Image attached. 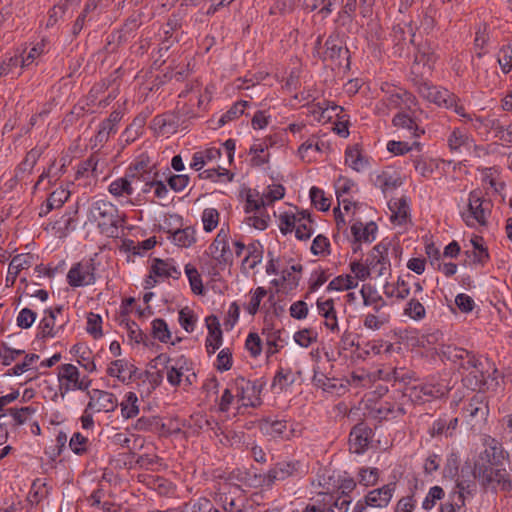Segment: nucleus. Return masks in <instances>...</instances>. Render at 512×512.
Listing matches in <instances>:
<instances>
[{"mask_svg":"<svg viewBox=\"0 0 512 512\" xmlns=\"http://www.w3.org/2000/svg\"><path fill=\"white\" fill-rule=\"evenodd\" d=\"M87 219L101 233L113 236L125 222V215L118 207L104 199H92L87 207Z\"/></svg>","mask_w":512,"mask_h":512,"instance_id":"f257e3e1","label":"nucleus"},{"mask_svg":"<svg viewBox=\"0 0 512 512\" xmlns=\"http://www.w3.org/2000/svg\"><path fill=\"white\" fill-rule=\"evenodd\" d=\"M482 448L474 458L473 475L481 474L487 477L485 471L491 467H498L504 459V450L502 445L489 435L481 437Z\"/></svg>","mask_w":512,"mask_h":512,"instance_id":"f03ea898","label":"nucleus"},{"mask_svg":"<svg viewBox=\"0 0 512 512\" xmlns=\"http://www.w3.org/2000/svg\"><path fill=\"white\" fill-rule=\"evenodd\" d=\"M57 381L62 398L72 391L86 392L92 383L89 376L81 374L78 367L71 363L61 364L57 367Z\"/></svg>","mask_w":512,"mask_h":512,"instance_id":"7ed1b4c3","label":"nucleus"},{"mask_svg":"<svg viewBox=\"0 0 512 512\" xmlns=\"http://www.w3.org/2000/svg\"><path fill=\"white\" fill-rule=\"evenodd\" d=\"M455 358L462 360L460 366L463 370V382L472 390H476L485 384L486 375L484 368L488 361H481L464 349H454Z\"/></svg>","mask_w":512,"mask_h":512,"instance_id":"20e7f679","label":"nucleus"},{"mask_svg":"<svg viewBox=\"0 0 512 512\" xmlns=\"http://www.w3.org/2000/svg\"><path fill=\"white\" fill-rule=\"evenodd\" d=\"M416 107V98L400 87H393L389 89L385 97L379 101L375 110L377 114L385 116L392 110L399 112L412 111Z\"/></svg>","mask_w":512,"mask_h":512,"instance_id":"39448f33","label":"nucleus"},{"mask_svg":"<svg viewBox=\"0 0 512 512\" xmlns=\"http://www.w3.org/2000/svg\"><path fill=\"white\" fill-rule=\"evenodd\" d=\"M419 94L439 107L452 109L461 117L467 116L464 106L459 103V98L446 88L424 83L419 86Z\"/></svg>","mask_w":512,"mask_h":512,"instance_id":"423d86ee","label":"nucleus"},{"mask_svg":"<svg viewBox=\"0 0 512 512\" xmlns=\"http://www.w3.org/2000/svg\"><path fill=\"white\" fill-rule=\"evenodd\" d=\"M490 203L483 199L479 190L469 193L467 209L462 212V219L469 227L486 226L490 216Z\"/></svg>","mask_w":512,"mask_h":512,"instance_id":"0eeeda50","label":"nucleus"},{"mask_svg":"<svg viewBox=\"0 0 512 512\" xmlns=\"http://www.w3.org/2000/svg\"><path fill=\"white\" fill-rule=\"evenodd\" d=\"M67 323L68 318L63 315L62 306L47 309L44 311V316L39 322L37 337L40 339L59 337Z\"/></svg>","mask_w":512,"mask_h":512,"instance_id":"6e6552de","label":"nucleus"},{"mask_svg":"<svg viewBox=\"0 0 512 512\" xmlns=\"http://www.w3.org/2000/svg\"><path fill=\"white\" fill-rule=\"evenodd\" d=\"M450 387L444 381L415 383L406 387L405 395L415 403H422L445 396Z\"/></svg>","mask_w":512,"mask_h":512,"instance_id":"1a4fd4ad","label":"nucleus"},{"mask_svg":"<svg viewBox=\"0 0 512 512\" xmlns=\"http://www.w3.org/2000/svg\"><path fill=\"white\" fill-rule=\"evenodd\" d=\"M395 484L389 483L380 488L369 491L363 499L356 502L352 512H365L368 507L383 509L386 508L394 495Z\"/></svg>","mask_w":512,"mask_h":512,"instance_id":"9d476101","label":"nucleus"},{"mask_svg":"<svg viewBox=\"0 0 512 512\" xmlns=\"http://www.w3.org/2000/svg\"><path fill=\"white\" fill-rule=\"evenodd\" d=\"M390 243L382 241L375 245L368 254L366 261L372 278L390 274L391 263L389 259Z\"/></svg>","mask_w":512,"mask_h":512,"instance_id":"9b49d317","label":"nucleus"},{"mask_svg":"<svg viewBox=\"0 0 512 512\" xmlns=\"http://www.w3.org/2000/svg\"><path fill=\"white\" fill-rule=\"evenodd\" d=\"M232 392L236 395V400L240 407H256L260 405V389L252 381L244 377H237L232 382Z\"/></svg>","mask_w":512,"mask_h":512,"instance_id":"f8f14e48","label":"nucleus"},{"mask_svg":"<svg viewBox=\"0 0 512 512\" xmlns=\"http://www.w3.org/2000/svg\"><path fill=\"white\" fill-rule=\"evenodd\" d=\"M95 264L84 260L74 264L67 273V282L71 287L89 286L95 283Z\"/></svg>","mask_w":512,"mask_h":512,"instance_id":"ddd939ff","label":"nucleus"},{"mask_svg":"<svg viewBox=\"0 0 512 512\" xmlns=\"http://www.w3.org/2000/svg\"><path fill=\"white\" fill-rule=\"evenodd\" d=\"M172 220L179 222L181 218L177 215H170L168 218H165L161 226V229L168 234V239L178 247H191L196 241L195 229L189 226L183 229L176 228L173 230L171 227Z\"/></svg>","mask_w":512,"mask_h":512,"instance_id":"4468645a","label":"nucleus"},{"mask_svg":"<svg viewBox=\"0 0 512 512\" xmlns=\"http://www.w3.org/2000/svg\"><path fill=\"white\" fill-rule=\"evenodd\" d=\"M89 401L87 403L88 410L95 413H110L118 407L117 397L108 391L93 389L86 391Z\"/></svg>","mask_w":512,"mask_h":512,"instance_id":"2eb2a0df","label":"nucleus"},{"mask_svg":"<svg viewBox=\"0 0 512 512\" xmlns=\"http://www.w3.org/2000/svg\"><path fill=\"white\" fill-rule=\"evenodd\" d=\"M137 184L125 173L122 177L113 180L108 186V192L122 205H134L132 196Z\"/></svg>","mask_w":512,"mask_h":512,"instance_id":"dca6fc26","label":"nucleus"},{"mask_svg":"<svg viewBox=\"0 0 512 512\" xmlns=\"http://www.w3.org/2000/svg\"><path fill=\"white\" fill-rule=\"evenodd\" d=\"M167 381L172 386H179L183 379L187 385H191L196 380V374L191 371L188 361L181 356L174 360V364L167 366Z\"/></svg>","mask_w":512,"mask_h":512,"instance_id":"f3484780","label":"nucleus"},{"mask_svg":"<svg viewBox=\"0 0 512 512\" xmlns=\"http://www.w3.org/2000/svg\"><path fill=\"white\" fill-rule=\"evenodd\" d=\"M148 156L141 155L126 170L129 178H132L136 184L139 182L150 183L156 177L157 172Z\"/></svg>","mask_w":512,"mask_h":512,"instance_id":"a211bd4d","label":"nucleus"},{"mask_svg":"<svg viewBox=\"0 0 512 512\" xmlns=\"http://www.w3.org/2000/svg\"><path fill=\"white\" fill-rule=\"evenodd\" d=\"M485 474H487L486 478L482 477L481 474L474 476L484 487L503 491H510L512 489V482L506 469L491 467L485 471Z\"/></svg>","mask_w":512,"mask_h":512,"instance_id":"6ab92c4d","label":"nucleus"},{"mask_svg":"<svg viewBox=\"0 0 512 512\" xmlns=\"http://www.w3.org/2000/svg\"><path fill=\"white\" fill-rule=\"evenodd\" d=\"M488 414V403L482 393L474 394L462 407V415L467 420H485Z\"/></svg>","mask_w":512,"mask_h":512,"instance_id":"aec40b11","label":"nucleus"},{"mask_svg":"<svg viewBox=\"0 0 512 512\" xmlns=\"http://www.w3.org/2000/svg\"><path fill=\"white\" fill-rule=\"evenodd\" d=\"M207 253L219 264L230 261L232 252L228 245V231L224 228L219 230L214 241L209 245Z\"/></svg>","mask_w":512,"mask_h":512,"instance_id":"412c9836","label":"nucleus"},{"mask_svg":"<svg viewBox=\"0 0 512 512\" xmlns=\"http://www.w3.org/2000/svg\"><path fill=\"white\" fill-rule=\"evenodd\" d=\"M136 371V366L126 359L113 360L106 368V374L108 376L117 379L120 383L125 385L131 383Z\"/></svg>","mask_w":512,"mask_h":512,"instance_id":"4be33fe9","label":"nucleus"},{"mask_svg":"<svg viewBox=\"0 0 512 512\" xmlns=\"http://www.w3.org/2000/svg\"><path fill=\"white\" fill-rule=\"evenodd\" d=\"M299 462H280L277 463L264 476V482L270 486L277 481H283L288 477L295 476L299 472Z\"/></svg>","mask_w":512,"mask_h":512,"instance_id":"5701e85b","label":"nucleus"},{"mask_svg":"<svg viewBox=\"0 0 512 512\" xmlns=\"http://www.w3.org/2000/svg\"><path fill=\"white\" fill-rule=\"evenodd\" d=\"M318 314L324 319V326L332 333L339 332L337 311L333 299L319 298L316 302Z\"/></svg>","mask_w":512,"mask_h":512,"instance_id":"b1692460","label":"nucleus"},{"mask_svg":"<svg viewBox=\"0 0 512 512\" xmlns=\"http://www.w3.org/2000/svg\"><path fill=\"white\" fill-rule=\"evenodd\" d=\"M153 275L162 278L172 277L178 279L181 276V271L175 266L172 260L154 259L150 269L149 280L146 281L147 286L153 285L156 281Z\"/></svg>","mask_w":512,"mask_h":512,"instance_id":"393cba45","label":"nucleus"},{"mask_svg":"<svg viewBox=\"0 0 512 512\" xmlns=\"http://www.w3.org/2000/svg\"><path fill=\"white\" fill-rule=\"evenodd\" d=\"M208 335L205 341V347L208 354H214L220 348L223 341L222 330L218 318L210 315L205 319Z\"/></svg>","mask_w":512,"mask_h":512,"instance_id":"a878e982","label":"nucleus"},{"mask_svg":"<svg viewBox=\"0 0 512 512\" xmlns=\"http://www.w3.org/2000/svg\"><path fill=\"white\" fill-rule=\"evenodd\" d=\"M371 432V429L363 423L356 425L350 432V449L356 454L363 453L370 443Z\"/></svg>","mask_w":512,"mask_h":512,"instance_id":"bb28decb","label":"nucleus"},{"mask_svg":"<svg viewBox=\"0 0 512 512\" xmlns=\"http://www.w3.org/2000/svg\"><path fill=\"white\" fill-rule=\"evenodd\" d=\"M306 210H299L297 207H291L279 215V229L286 235L297 231L298 224L301 223Z\"/></svg>","mask_w":512,"mask_h":512,"instance_id":"cd10ccee","label":"nucleus"},{"mask_svg":"<svg viewBox=\"0 0 512 512\" xmlns=\"http://www.w3.org/2000/svg\"><path fill=\"white\" fill-rule=\"evenodd\" d=\"M447 142L450 150L457 153L470 150L474 144L473 138L465 130L460 128L452 130Z\"/></svg>","mask_w":512,"mask_h":512,"instance_id":"c85d7f7f","label":"nucleus"},{"mask_svg":"<svg viewBox=\"0 0 512 512\" xmlns=\"http://www.w3.org/2000/svg\"><path fill=\"white\" fill-rule=\"evenodd\" d=\"M401 178L397 171L391 168H386L376 175L374 184L380 188L384 193L393 191L401 185Z\"/></svg>","mask_w":512,"mask_h":512,"instance_id":"c756f323","label":"nucleus"},{"mask_svg":"<svg viewBox=\"0 0 512 512\" xmlns=\"http://www.w3.org/2000/svg\"><path fill=\"white\" fill-rule=\"evenodd\" d=\"M262 335L265 338L266 342V353L268 355L276 354L284 347V340L281 338L282 331L280 329H276L271 324H266L262 329Z\"/></svg>","mask_w":512,"mask_h":512,"instance_id":"7c9ffc66","label":"nucleus"},{"mask_svg":"<svg viewBox=\"0 0 512 512\" xmlns=\"http://www.w3.org/2000/svg\"><path fill=\"white\" fill-rule=\"evenodd\" d=\"M464 489V485L458 483L456 488L449 494L448 499L441 504L440 512H464Z\"/></svg>","mask_w":512,"mask_h":512,"instance_id":"2f4dec72","label":"nucleus"},{"mask_svg":"<svg viewBox=\"0 0 512 512\" xmlns=\"http://www.w3.org/2000/svg\"><path fill=\"white\" fill-rule=\"evenodd\" d=\"M407 112H398L394 116L392 123L396 128L405 130L409 136L418 138L424 131L418 127L414 119Z\"/></svg>","mask_w":512,"mask_h":512,"instance_id":"473e14b6","label":"nucleus"},{"mask_svg":"<svg viewBox=\"0 0 512 512\" xmlns=\"http://www.w3.org/2000/svg\"><path fill=\"white\" fill-rule=\"evenodd\" d=\"M70 352L76 358V362L88 373L96 372L97 367L92 358V353L85 345L75 344Z\"/></svg>","mask_w":512,"mask_h":512,"instance_id":"72a5a7b5","label":"nucleus"},{"mask_svg":"<svg viewBox=\"0 0 512 512\" xmlns=\"http://www.w3.org/2000/svg\"><path fill=\"white\" fill-rule=\"evenodd\" d=\"M343 108L332 102L323 100L312 106V113L319 121H328L333 116L340 118Z\"/></svg>","mask_w":512,"mask_h":512,"instance_id":"f704fd0d","label":"nucleus"},{"mask_svg":"<svg viewBox=\"0 0 512 512\" xmlns=\"http://www.w3.org/2000/svg\"><path fill=\"white\" fill-rule=\"evenodd\" d=\"M360 294L365 306H370L376 312H379L386 306V302L378 291L370 284H364L361 287Z\"/></svg>","mask_w":512,"mask_h":512,"instance_id":"c9c22d12","label":"nucleus"},{"mask_svg":"<svg viewBox=\"0 0 512 512\" xmlns=\"http://www.w3.org/2000/svg\"><path fill=\"white\" fill-rule=\"evenodd\" d=\"M321 503L325 512H347L351 501L346 496L322 494Z\"/></svg>","mask_w":512,"mask_h":512,"instance_id":"e433bc0d","label":"nucleus"},{"mask_svg":"<svg viewBox=\"0 0 512 512\" xmlns=\"http://www.w3.org/2000/svg\"><path fill=\"white\" fill-rule=\"evenodd\" d=\"M377 226L374 222L363 224L355 222L351 226V233L358 242H372L376 237Z\"/></svg>","mask_w":512,"mask_h":512,"instance_id":"4c0bfd02","label":"nucleus"},{"mask_svg":"<svg viewBox=\"0 0 512 512\" xmlns=\"http://www.w3.org/2000/svg\"><path fill=\"white\" fill-rule=\"evenodd\" d=\"M30 258L29 255H16L13 257L8 266L5 279L7 287L13 286L20 271L30 266Z\"/></svg>","mask_w":512,"mask_h":512,"instance_id":"58836bf2","label":"nucleus"},{"mask_svg":"<svg viewBox=\"0 0 512 512\" xmlns=\"http://www.w3.org/2000/svg\"><path fill=\"white\" fill-rule=\"evenodd\" d=\"M221 150L215 147L207 148L204 151H198L193 154L190 167L200 171L206 164L220 158Z\"/></svg>","mask_w":512,"mask_h":512,"instance_id":"ea45409f","label":"nucleus"},{"mask_svg":"<svg viewBox=\"0 0 512 512\" xmlns=\"http://www.w3.org/2000/svg\"><path fill=\"white\" fill-rule=\"evenodd\" d=\"M482 184L494 192H501L504 189V182L501 180L500 171L495 167L483 168L481 170Z\"/></svg>","mask_w":512,"mask_h":512,"instance_id":"a19ab883","label":"nucleus"},{"mask_svg":"<svg viewBox=\"0 0 512 512\" xmlns=\"http://www.w3.org/2000/svg\"><path fill=\"white\" fill-rule=\"evenodd\" d=\"M345 163L357 172L365 171L369 166V160L358 147H350L345 151Z\"/></svg>","mask_w":512,"mask_h":512,"instance_id":"79ce46f5","label":"nucleus"},{"mask_svg":"<svg viewBox=\"0 0 512 512\" xmlns=\"http://www.w3.org/2000/svg\"><path fill=\"white\" fill-rule=\"evenodd\" d=\"M322 146L323 143L318 137L311 136L298 148V155L303 161L311 162L315 155L321 152Z\"/></svg>","mask_w":512,"mask_h":512,"instance_id":"37998d69","label":"nucleus"},{"mask_svg":"<svg viewBox=\"0 0 512 512\" xmlns=\"http://www.w3.org/2000/svg\"><path fill=\"white\" fill-rule=\"evenodd\" d=\"M391 216L390 220L395 225H404L409 218V206L404 198L395 200L390 205Z\"/></svg>","mask_w":512,"mask_h":512,"instance_id":"c03bdc74","label":"nucleus"},{"mask_svg":"<svg viewBox=\"0 0 512 512\" xmlns=\"http://www.w3.org/2000/svg\"><path fill=\"white\" fill-rule=\"evenodd\" d=\"M383 292L387 298L403 300L410 294V287L404 279L399 277L394 284L386 283Z\"/></svg>","mask_w":512,"mask_h":512,"instance_id":"a18cd8bd","label":"nucleus"},{"mask_svg":"<svg viewBox=\"0 0 512 512\" xmlns=\"http://www.w3.org/2000/svg\"><path fill=\"white\" fill-rule=\"evenodd\" d=\"M119 405L124 419H131L139 414L138 397L134 392H127Z\"/></svg>","mask_w":512,"mask_h":512,"instance_id":"49530a36","label":"nucleus"},{"mask_svg":"<svg viewBox=\"0 0 512 512\" xmlns=\"http://www.w3.org/2000/svg\"><path fill=\"white\" fill-rule=\"evenodd\" d=\"M260 429L263 434L276 437H287L285 434L287 430V422L284 420H264L260 424Z\"/></svg>","mask_w":512,"mask_h":512,"instance_id":"de8ad7c7","label":"nucleus"},{"mask_svg":"<svg viewBox=\"0 0 512 512\" xmlns=\"http://www.w3.org/2000/svg\"><path fill=\"white\" fill-rule=\"evenodd\" d=\"M121 118H122L121 112L113 111L110 114L109 118L104 120L100 124V128H99L98 135H97V138L99 139V141L107 140L111 133L116 132V126L120 122Z\"/></svg>","mask_w":512,"mask_h":512,"instance_id":"09e8293b","label":"nucleus"},{"mask_svg":"<svg viewBox=\"0 0 512 512\" xmlns=\"http://www.w3.org/2000/svg\"><path fill=\"white\" fill-rule=\"evenodd\" d=\"M99 158L96 155H91L88 159L79 164L77 168L78 177L94 178L96 179L101 173L98 171Z\"/></svg>","mask_w":512,"mask_h":512,"instance_id":"8fccbe9b","label":"nucleus"},{"mask_svg":"<svg viewBox=\"0 0 512 512\" xmlns=\"http://www.w3.org/2000/svg\"><path fill=\"white\" fill-rule=\"evenodd\" d=\"M40 156V153L36 149L30 150L27 154L25 159L20 163L18 166L15 177L19 179H24L25 175H28L32 172L38 158Z\"/></svg>","mask_w":512,"mask_h":512,"instance_id":"3c124183","label":"nucleus"},{"mask_svg":"<svg viewBox=\"0 0 512 512\" xmlns=\"http://www.w3.org/2000/svg\"><path fill=\"white\" fill-rule=\"evenodd\" d=\"M358 286V282L352 275L345 274L339 275L331 280L327 286V291H344L356 288Z\"/></svg>","mask_w":512,"mask_h":512,"instance_id":"603ef678","label":"nucleus"},{"mask_svg":"<svg viewBox=\"0 0 512 512\" xmlns=\"http://www.w3.org/2000/svg\"><path fill=\"white\" fill-rule=\"evenodd\" d=\"M266 295L267 290L264 287H257L249 292L250 300L244 305V309L249 315L254 316L258 312L260 304Z\"/></svg>","mask_w":512,"mask_h":512,"instance_id":"864d4df0","label":"nucleus"},{"mask_svg":"<svg viewBox=\"0 0 512 512\" xmlns=\"http://www.w3.org/2000/svg\"><path fill=\"white\" fill-rule=\"evenodd\" d=\"M337 0H304V8L310 12L319 10L323 18L327 17Z\"/></svg>","mask_w":512,"mask_h":512,"instance_id":"5fc2aeb1","label":"nucleus"},{"mask_svg":"<svg viewBox=\"0 0 512 512\" xmlns=\"http://www.w3.org/2000/svg\"><path fill=\"white\" fill-rule=\"evenodd\" d=\"M404 315L414 321H421L426 316V310L418 299L412 298L407 302L404 308Z\"/></svg>","mask_w":512,"mask_h":512,"instance_id":"6e6d98bb","label":"nucleus"},{"mask_svg":"<svg viewBox=\"0 0 512 512\" xmlns=\"http://www.w3.org/2000/svg\"><path fill=\"white\" fill-rule=\"evenodd\" d=\"M325 58L329 59H337L340 58L343 54L347 53V50L343 47L342 42L338 39V37L330 36L325 42Z\"/></svg>","mask_w":512,"mask_h":512,"instance_id":"4d7b16f0","label":"nucleus"},{"mask_svg":"<svg viewBox=\"0 0 512 512\" xmlns=\"http://www.w3.org/2000/svg\"><path fill=\"white\" fill-rule=\"evenodd\" d=\"M387 150L394 155H404L412 150H421V144L413 141L411 144L406 141H389L387 143Z\"/></svg>","mask_w":512,"mask_h":512,"instance_id":"13d9d810","label":"nucleus"},{"mask_svg":"<svg viewBox=\"0 0 512 512\" xmlns=\"http://www.w3.org/2000/svg\"><path fill=\"white\" fill-rule=\"evenodd\" d=\"M90 445L89 439L79 432L74 433L69 441L70 449L79 456L86 454L89 451Z\"/></svg>","mask_w":512,"mask_h":512,"instance_id":"bf43d9fd","label":"nucleus"},{"mask_svg":"<svg viewBox=\"0 0 512 512\" xmlns=\"http://www.w3.org/2000/svg\"><path fill=\"white\" fill-rule=\"evenodd\" d=\"M490 34L491 31L486 23L479 24L475 32L474 39L475 47L480 50V52L477 53L478 57L483 55L482 51L486 48L490 41Z\"/></svg>","mask_w":512,"mask_h":512,"instance_id":"052dcab7","label":"nucleus"},{"mask_svg":"<svg viewBox=\"0 0 512 512\" xmlns=\"http://www.w3.org/2000/svg\"><path fill=\"white\" fill-rule=\"evenodd\" d=\"M185 274L189 280L191 290L197 295L203 294L204 287H203L201 275L199 274L196 267L191 264H187L185 266Z\"/></svg>","mask_w":512,"mask_h":512,"instance_id":"680f3d73","label":"nucleus"},{"mask_svg":"<svg viewBox=\"0 0 512 512\" xmlns=\"http://www.w3.org/2000/svg\"><path fill=\"white\" fill-rule=\"evenodd\" d=\"M153 337L160 342L168 343L171 340V332L165 320L157 318L152 321Z\"/></svg>","mask_w":512,"mask_h":512,"instance_id":"e2e57ef3","label":"nucleus"},{"mask_svg":"<svg viewBox=\"0 0 512 512\" xmlns=\"http://www.w3.org/2000/svg\"><path fill=\"white\" fill-rule=\"evenodd\" d=\"M245 222L248 226L263 231L269 226L270 216L265 210H263L247 216Z\"/></svg>","mask_w":512,"mask_h":512,"instance_id":"0e129e2a","label":"nucleus"},{"mask_svg":"<svg viewBox=\"0 0 512 512\" xmlns=\"http://www.w3.org/2000/svg\"><path fill=\"white\" fill-rule=\"evenodd\" d=\"M36 409L32 406H25L21 408H10L8 410L9 415L12 417L15 425H22L29 421Z\"/></svg>","mask_w":512,"mask_h":512,"instance_id":"69168bd1","label":"nucleus"},{"mask_svg":"<svg viewBox=\"0 0 512 512\" xmlns=\"http://www.w3.org/2000/svg\"><path fill=\"white\" fill-rule=\"evenodd\" d=\"M314 232V222L311 218V214L306 210L302 221L298 224L296 231V238L298 240H308Z\"/></svg>","mask_w":512,"mask_h":512,"instance_id":"338daca9","label":"nucleus"},{"mask_svg":"<svg viewBox=\"0 0 512 512\" xmlns=\"http://www.w3.org/2000/svg\"><path fill=\"white\" fill-rule=\"evenodd\" d=\"M285 195V188L281 184H272L265 188L262 193L263 201L267 206L282 199Z\"/></svg>","mask_w":512,"mask_h":512,"instance_id":"774afa93","label":"nucleus"}]
</instances>
